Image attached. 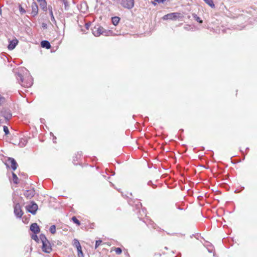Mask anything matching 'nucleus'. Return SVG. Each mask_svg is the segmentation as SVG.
Here are the masks:
<instances>
[{
	"label": "nucleus",
	"mask_w": 257,
	"mask_h": 257,
	"mask_svg": "<svg viewBox=\"0 0 257 257\" xmlns=\"http://www.w3.org/2000/svg\"><path fill=\"white\" fill-rule=\"evenodd\" d=\"M40 239L42 243V250L46 253H50L52 251V247L49 240L47 239L45 235L41 234Z\"/></svg>",
	"instance_id": "1"
},
{
	"label": "nucleus",
	"mask_w": 257,
	"mask_h": 257,
	"mask_svg": "<svg viewBox=\"0 0 257 257\" xmlns=\"http://www.w3.org/2000/svg\"><path fill=\"white\" fill-rule=\"evenodd\" d=\"M92 33L95 37H98L101 34L105 36H108L109 34L111 33L110 31H105L103 27L99 25L95 26L92 29Z\"/></svg>",
	"instance_id": "2"
},
{
	"label": "nucleus",
	"mask_w": 257,
	"mask_h": 257,
	"mask_svg": "<svg viewBox=\"0 0 257 257\" xmlns=\"http://www.w3.org/2000/svg\"><path fill=\"white\" fill-rule=\"evenodd\" d=\"M183 16L180 13H172L164 15L162 17L163 20H173L176 21L180 18H182Z\"/></svg>",
	"instance_id": "3"
},
{
	"label": "nucleus",
	"mask_w": 257,
	"mask_h": 257,
	"mask_svg": "<svg viewBox=\"0 0 257 257\" xmlns=\"http://www.w3.org/2000/svg\"><path fill=\"white\" fill-rule=\"evenodd\" d=\"M121 5L124 8L132 9L134 7V0H121Z\"/></svg>",
	"instance_id": "4"
},
{
	"label": "nucleus",
	"mask_w": 257,
	"mask_h": 257,
	"mask_svg": "<svg viewBox=\"0 0 257 257\" xmlns=\"http://www.w3.org/2000/svg\"><path fill=\"white\" fill-rule=\"evenodd\" d=\"M26 209L29 212L35 214L38 209V205L34 202H31L30 204L26 206Z\"/></svg>",
	"instance_id": "5"
},
{
	"label": "nucleus",
	"mask_w": 257,
	"mask_h": 257,
	"mask_svg": "<svg viewBox=\"0 0 257 257\" xmlns=\"http://www.w3.org/2000/svg\"><path fill=\"white\" fill-rule=\"evenodd\" d=\"M7 166H10L13 170H15L18 166V164L14 159L12 158H9L7 162L6 163Z\"/></svg>",
	"instance_id": "6"
},
{
	"label": "nucleus",
	"mask_w": 257,
	"mask_h": 257,
	"mask_svg": "<svg viewBox=\"0 0 257 257\" xmlns=\"http://www.w3.org/2000/svg\"><path fill=\"white\" fill-rule=\"evenodd\" d=\"M14 213L18 218H21L23 214L20 204L17 203L14 206Z\"/></svg>",
	"instance_id": "7"
},
{
	"label": "nucleus",
	"mask_w": 257,
	"mask_h": 257,
	"mask_svg": "<svg viewBox=\"0 0 257 257\" xmlns=\"http://www.w3.org/2000/svg\"><path fill=\"white\" fill-rule=\"evenodd\" d=\"M18 43V41L16 39L10 41L9 42V44L8 46V49L11 50H13L16 47Z\"/></svg>",
	"instance_id": "8"
},
{
	"label": "nucleus",
	"mask_w": 257,
	"mask_h": 257,
	"mask_svg": "<svg viewBox=\"0 0 257 257\" xmlns=\"http://www.w3.org/2000/svg\"><path fill=\"white\" fill-rule=\"evenodd\" d=\"M35 194V191L34 189H30L29 190H27L25 192L24 195L27 198L30 199L34 196Z\"/></svg>",
	"instance_id": "9"
},
{
	"label": "nucleus",
	"mask_w": 257,
	"mask_h": 257,
	"mask_svg": "<svg viewBox=\"0 0 257 257\" xmlns=\"http://www.w3.org/2000/svg\"><path fill=\"white\" fill-rule=\"evenodd\" d=\"M31 230L34 233H38L40 232V229L37 223H34L32 224L30 226Z\"/></svg>",
	"instance_id": "10"
},
{
	"label": "nucleus",
	"mask_w": 257,
	"mask_h": 257,
	"mask_svg": "<svg viewBox=\"0 0 257 257\" xmlns=\"http://www.w3.org/2000/svg\"><path fill=\"white\" fill-rule=\"evenodd\" d=\"M19 84L23 87L29 88L33 85V81H19Z\"/></svg>",
	"instance_id": "11"
},
{
	"label": "nucleus",
	"mask_w": 257,
	"mask_h": 257,
	"mask_svg": "<svg viewBox=\"0 0 257 257\" xmlns=\"http://www.w3.org/2000/svg\"><path fill=\"white\" fill-rule=\"evenodd\" d=\"M41 45L42 47L48 49L51 48L50 43L46 40L42 41L41 43Z\"/></svg>",
	"instance_id": "12"
},
{
	"label": "nucleus",
	"mask_w": 257,
	"mask_h": 257,
	"mask_svg": "<svg viewBox=\"0 0 257 257\" xmlns=\"http://www.w3.org/2000/svg\"><path fill=\"white\" fill-rule=\"evenodd\" d=\"M48 11L50 14V15L51 16V21L55 24H56V21L55 19L54 16L53 15V11H52V7L51 6L48 7Z\"/></svg>",
	"instance_id": "13"
},
{
	"label": "nucleus",
	"mask_w": 257,
	"mask_h": 257,
	"mask_svg": "<svg viewBox=\"0 0 257 257\" xmlns=\"http://www.w3.org/2000/svg\"><path fill=\"white\" fill-rule=\"evenodd\" d=\"M32 14L34 16H36L38 14V8L37 5L35 3H34V4H32Z\"/></svg>",
	"instance_id": "14"
},
{
	"label": "nucleus",
	"mask_w": 257,
	"mask_h": 257,
	"mask_svg": "<svg viewBox=\"0 0 257 257\" xmlns=\"http://www.w3.org/2000/svg\"><path fill=\"white\" fill-rule=\"evenodd\" d=\"M111 21H112V24L114 26H116L118 24V23L120 21V18L118 17H114L112 18Z\"/></svg>",
	"instance_id": "15"
},
{
	"label": "nucleus",
	"mask_w": 257,
	"mask_h": 257,
	"mask_svg": "<svg viewBox=\"0 0 257 257\" xmlns=\"http://www.w3.org/2000/svg\"><path fill=\"white\" fill-rule=\"evenodd\" d=\"M40 6L44 11H47V3L45 1L40 2Z\"/></svg>",
	"instance_id": "16"
},
{
	"label": "nucleus",
	"mask_w": 257,
	"mask_h": 257,
	"mask_svg": "<svg viewBox=\"0 0 257 257\" xmlns=\"http://www.w3.org/2000/svg\"><path fill=\"white\" fill-rule=\"evenodd\" d=\"M203 1L211 8H214L215 7V5L212 0H203Z\"/></svg>",
	"instance_id": "17"
},
{
	"label": "nucleus",
	"mask_w": 257,
	"mask_h": 257,
	"mask_svg": "<svg viewBox=\"0 0 257 257\" xmlns=\"http://www.w3.org/2000/svg\"><path fill=\"white\" fill-rule=\"evenodd\" d=\"M73 245L77 248V249L81 248V246L79 241L76 239H74L73 240Z\"/></svg>",
	"instance_id": "18"
},
{
	"label": "nucleus",
	"mask_w": 257,
	"mask_h": 257,
	"mask_svg": "<svg viewBox=\"0 0 257 257\" xmlns=\"http://www.w3.org/2000/svg\"><path fill=\"white\" fill-rule=\"evenodd\" d=\"M192 16L195 20L197 21L198 23L201 24L202 23L203 21L200 19V18L197 16V15L195 14H193L192 15Z\"/></svg>",
	"instance_id": "19"
},
{
	"label": "nucleus",
	"mask_w": 257,
	"mask_h": 257,
	"mask_svg": "<svg viewBox=\"0 0 257 257\" xmlns=\"http://www.w3.org/2000/svg\"><path fill=\"white\" fill-rule=\"evenodd\" d=\"M17 79L18 80L23 81L25 79V78L22 75L21 72H18L17 74Z\"/></svg>",
	"instance_id": "20"
},
{
	"label": "nucleus",
	"mask_w": 257,
	"mask_h": 257,
	"mask_svg": "<svg viewBox=\"0 0 257 257\" xmlns=\"http://www.w3.org/2000/svg\"><path fill=\"white\" fill-rule=\"evenodd\" d=\"M13 181H14V183L18 184V178L14 173H13Z\"/></svg>",
	"instance_id": "21"
},
{
	"label": "nucleus",
	"mask_w": 257,
	"mask_h": 257,
	"mask_svg": "<svg viewBox=\"0 0 257 257\" xmlns=\"http://www.w3.org/2000/svg\"><path fill=\"white\" fill-rule=\"evenodd\" d=\"M72 220L74 222V223L77 224L78 225H80V222L75 216L72 217Z\"/></svg>",
	"instance_id": "22"
},
{
	"label": "nucleus",
	"mask_w": 257,
	"mask_h": 257,
	"mask_svg": "<svg viewBox=\"0 0 257 257\" xmlns=\"http://www.w3.org/2000/svg\"><path fill=\"white\" fill-rule=\"evenodd\" d=\"M50 231L52 234H54L56 232V226L54 225L51 226Z\"/></svg>",
	"instance_id": "23"
},
{
	"label": "nucleus",
	"mask_w": 257,
	"mask_h": 257,
	"mask_svg": "<svg viewBox=\"0 0 257 257\" xmlns=\"http://www.w3.org/2000/svg\"><path fill=\"white\" fill-rule=\"evenodd\" d=\"M77 251H78V257H84L83 253L82 252L81 248L77 249Z\"/></svg>",
	"instance_id": "24"
},
{
	"label": "nucleus",
	"mask_w": 257,
	"mask_h": 257,
	"mask_svg": "<svg viewBox=\"0 0 257 257\" xmlns=\"http://www.w3.org/2000/svg\"><path fill=\"white\" fill-rule=\"evenodd\" d=\"M114 250L117 254H120L122 252V250L119 247L115 248Z\"/></svg>",
	"instance_id": "25"
},
{
	"label": "nucleus",
	"mask_w": 257,
	"mask_h": 257,
	"mask_svg": "<svg viewBox=\"0 0 257 257\" xmlns=\"http://www.w3.org/2000/svg\"><path fill=\"white\" fill-rule=\"evenodd\" d=\"M5 98L0 95V105L4 103L5 102Z\"/></svg>",
	"instance_id": "26"
},
{
	"label": "nucleus",
	"mask_w": 257,
	"mask_h": 257,
	"mask_svg": "<svg viewBox=\"0 0 257 257\" xmlns=\"http://www.w3.org/2000/svg\"><path fill=\"white\" fill-rule=\"evenodd\" d=\"M4 117L7 119H8H8H9L11 117V116H12V114L9 112V113H8L6 114H4Z\"/></svg>",
	"instance_id": "27"
},
{
	"label": "nucleus",
	"mask_w": 257,
	"mask_h": 257,
	"mask_svg": "<svg viewBox=\"0 0 257 257\" xmlns=\"http://www.w3.org/2000/svg\"><path fill=\"white\" fill-rule=\"evenodd\" d=\"M4 131L6 135L9 134V128L7 126H4Z\"/></svg>",
	"instance_id": "28"
},
{
	"label": "nucleus",
	"mask_w": 257,
	"mask_h": 257,
	"mask_svg": "<svg viewBox=\"0 0 257 257\" xmlns=\"http://www.w3.org/2000/svg\"><path fill=\"white\" fill-rule=\"evenodd\" d=\"M19 10L21 14H24L26 13V11L24 8H23L21 6L19 7Z\"/></svg>",
	"instance_id": "29"
},
{
	"label": "nucleus",
	"mask_w": 257,
	"mask_h": 257,
	"mask_svg": "<svg viewBox=\"0 0 257 257\" xmlns=\"http://www.w3.org/2000/svg\"><path fill=\"white\" fill-rule=\"evenodd\" d=\"M101 240H96L95 243V248H96L99 245H100V243H101Z\"/></svg>",
	"instance_id": "30"
},
{
	"label": "nucleus",
	"mask_w": 257,
	"mask_h": 257,
	"mask_svg": "<svg viewBox=\"0 0 257 257\" xmlns=\"http://www.w3.org/2000/svg\"><path fill=\"white\" fill-rule=\"evenodd\" d=\"M32 238L36 240V241H38L39 240L38 237L36 235H33L32 236Z\"/></svg>",
	"instance_id": "31"
},
{
	"label": "nucleus",
	"mask_w": 257,
	"mask_h": 257,
	"mask_svg": "<svg viewBox=\"0 0 257 257\" xmlns=\"http://www.w3.org/2000/svg\"><path fill=\"white\" fill-rule=\"evenodd\" d=\"M63 3L65 5V9H66L67 7L68 6V3L66 0H64Z\"/></svg>",
	"instance_id": "32"
},
{
	"label": "nucleus",
	"mask_w": 257,
	"mask_h": 257,
	"mask_svg": "<svg viewBox=\"0 0 257 257\" xmlns=\"http://www.w3.org/2000/svg\"><path fill=\"white\" fill-rule=\"evenodd\" d=\"M166 0H155V2L157 3L160 4V3H164Z\"/></svg>",
	"instance_id": "33"
},
{
	"label": "nucleus",
	"mask_w": 257,
	"mask_h": 257,
	"mask_svg": "<svg viewBox=\"0 0 257 257\" xmlns=\"http://www.w3.org/2000/svg\"><path fill=\"white\" fill-rule=\"evenodd\" d=\"M90 24L89 23L85 24V28L87 30L89 29V27H90Z\"/></svg>",
	"instance_id": "34"
},
{
	"label": "nucleus",
	"mask_w": 257,
	"mask_h": 257,
	"mask_svg": "<svg viewBox=\"0 0 257 257\" xmlns=\"http://www.w3.org/2000/svg\"><path fill=\"white\" fill-rule=\"evenodd\" d=\"M42 27H43V28H45V29H46V28H47V24H45V23H43V24H42Z\"/></svg>",
	"instance_id": "35"
},
{
	"label": "nucleus",
	"mask_w": 257,
	"mask_h": 257,
	"mask_svg": "<svg viewBox=\"0 0 257 257\" xmlns=\"http://www.w3.org/2000/svg\"><path fill=\"white\" fill-rule=\"evenodd\" d=\"M157 3L156 2H155V0L152 2L153 5L154 6H156L157 5Z\"/></svg>",
	"instance_id": "36"
}]
</instances>
